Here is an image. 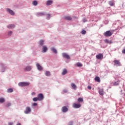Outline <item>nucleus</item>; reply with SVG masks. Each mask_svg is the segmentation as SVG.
I'll return each mask as SVG.
<instances>
[{"label": "nucleus", "mask_w": 125, "mask_h": 125, "mask_svg": "<svg viewBox=\"0 0 125 125\" xmlns=\"http://www.w3.org/2000/svg\"><path fill=\"white\" fill-rule=\"evenodd\" d=\"M32 4L36 6L38 5V2L36 0L33 1Z\"/></svg>", "instance_id": "25"}, {"label": "nucleus", "mask_w": 125, "mask_h": 125, "mask_svg": "<svg viewBox=\"0 0 125 125\" xmlns=\"http://www.w3.org/2000/svg\"><path fill=\"white\" fill-rule=\"evenodd\" d=\"M77 65L78 67H83V64H82L81 62H78Z\"/></svg>", "instance_id": "32"}, {"label": "nucleus", "mask_w": 125, "mask_h": 125, "mask_svg": "<svg viewBox=\"0 0 125 125\" xmlns=\"http://www.w3.org/2000/svg\"><path fill=\"white\" fill-rule=\"evenodd\" d=\"M31 111H32V110L31 109V107L27 106V107H26V109L24 111V113L25 114H29V113L31 112Z\"/></svg>", "instance_id": "4"}, {"label": "nucleus", "mask_w": 125, "mask_h": 125, "mask_svg": "<svg viewBox=\"0 0 125 125\" xmlns=\"http://www.w3.org/2000/svg\"><path fill=\"white\" fill-rule=\"evenodd\" d=\"M43 43H44V41L42 40H40L39 42V44H40L41 46H42V45H43Z\"/></svg>", "instance_id": "19"}, {"label": "nucleus", "mask_w": 125, "mask_h": 125, "mask_svg": "<svg viewBox=\"0 0 125 125\" xmlns=\"http://www.w3.org/2000/svg\"><path fill=\"white\" fill-rule=\"evenodd\" d=\"M33 106H37L38 105V104H37L36 103H34L32 104Z\"/></svg>", "instance_id": "35"}, {"label": "nucleus", "mask_w": 125, "mask_h": 125, "mask_svg": "<svg viewBox=\"0 0 125 125\" xmlns=\"http://www.w3.org/2000/svg\"><path fill=\"white\" fill-rule=\"evenodd\" d=\"M62 57H63V58H66V59H70V56L66 54V53H63L62 54Z\"/></svg>", "instance_id": "5"}, {"label": "nucleus", "mask_w": 125, "mask_h": 125, "mask_svg": "<svg viewBox=\"0 0 125 125\" xmlns=\"http://www.w3.org/2000/svg\"><path fill=\"white\" fill-rule=\"evenodd\" d=\"M44 15V14L43 13H39L37 14L38 16H42Z\"/></svg>", "instance_id": "31"}, {"label": "nucleus", "mask_w": 125, "mask_h": 125, "mask_svg": "<svg viewBox=\"0 0 125 125\" xmlns=\"http://www.w3.org/2000/svg\"><path fill=\"white\" fill-rule=\"evenodd\" d=\"M47 17H48V18H50V14H48Z\"/></svg>", "instance_id": "43"}, {"label": "nucleus", "mask_w": 125, "mask_h": 125, "mask_svg": "<svg viewBox=\"0 0 125 125\" xmlns=\"http://www.w3.org/2000/svg\"><path fill=\"white\" fill-rule=\"evenodd\" d=\"M63 92L66 93V92H68V90H67V89H65L63 90Z\"/></svg>", "instance_id": "40"}, {"label": "nucleus", "mask_w": 125, "mask_h": 125, "mask_svg": "<svg viewBox=\"0 0 125 125\" xmlns=\"http://www.w3.org/2000/svg\"><path fill=\"white\" fill-rule=\"evenodd\" d=\"M47 50V47L46 46H43L42 52H43V53H44V52H45Z\"/></svg>", "instance_id": "13"}, {"label": "nucleus", "mask_w": 125, "mask_h": 125, "mask_svg": "<svg viewBox=\"0 0 125 125\" xmlns=\"http://www.w3.org/2000/svg\"><path fill=\"white\" fill-rule=\"evenodd\" d=\"M87 88H88V89H91V86L90 85H88L87 86Z\"/></svg>", "instance_id": "39"}, {"label": "nucleus", "mask_w": 125, "mask_h": 125, "mask_svg": "<svg viewBox=\"0 0 125 125\" xmlns=\"http://www.w3.org/2000/svg\"><path fill=\"white\" fill-rule=\"evenodd\" d=\"M29 84L30 83L28 82H21L19 83V86H21L22 87H23V86H28Z\"/></svg>", "instance_id": "1"}, {"label": "nucleus", "mask_w": 125, "mask_h": 125, "mask_svg": "<svg viewBox=\"0 0 125 125\" xmlns=\"http://www.w3.org/2000/svg\"><path fill=\"white\" fill-rule=\"evenodd\" d=\"M8 35L9 36H10L11 35H12V31H10V32L8 33Z\"/></svg>", "instance_id": "37"}, {"label": "nucleus", "mask_w": 125, "mask_h": 125, "mask_svg": "<svg viewBox=\"0 0 125 125\" xmlns=\"http://www.w3.org/2000/svg\"><path fill=\"white\" fill-rule=\"evenodd\" d=\"M97 59H103V55L102 54H99L96 55Z\"/></svg>", "instance_id": "11"}, {"label": "nucleus", "mask_w": 125, "mask_h": 125, "mask_svg": "<svg viewBox=\"0 0 125 125\" xmlns=\"http://www.w3.org/2000/svg\"><path fill=\"white\" fill-rule=\"evenodd\" d=\"M7 92H8L9 93L13 92V89L12 88H9L7 89Z\"/></svg>", "instance_id": "26"}, {"label": "nucleus", "mask_w": 125, "mask_h": 125, "mask_svg": "<svg viewBox=\"0 0 125 125\" xmlns=\"http://www.w3.org/2000/svg\"><path fill=\"white\" fill-rule=\"evenodd\" d=\"M65 19H66V20H69V21H71V20H72V18H71V17L70 16H66L64 17Z\"/></svg>", "instance_id": "23"}, {"label": "nucleus", "mask_w": 125, "mask_h": 125, "mask_svg": "<svg viewBox=\"0 0 125 125\" xmlns=\"http://www.w3.org/2000/svg\"><path fill=\"white\" fill-rule=\"evenodd\" d=\"M4 101H5V100H4V99L3 98H1L0 99V103H3V102H4Z\"/></svg>", "instance_id": "28"}, {"label": "nucleus", "mask_w": 125, "mask_h": 125, "mask_svg": "<svg viewBox=\"0 0 125 125\" xmlns=\"http://www.w3.org/2000/svg\"><path fill=\"white\" fill-rule=\"evenodd\" d=\"M112 35H113V33H112L111 31H107L106 32H105L104 33V36H105V37H111V36H112Z\"/></svg>", "instance_id": "2"}, {"label": "nucleus", "mask_w": 125, "mask_h": 125, "mask_svg": "<svg viewBox=\"0 0 125 125\" xmlns=\"http://www.w3.org/2000/svg\"><path fill=\"white\" fill-rule=\"evenodd\" d=\"M67 73H68V71H67V69H64L63 70H62V76H64L65 75H66V74H67Z\"/></svg>", "instance_id": "17"}, {"label": "nucleus", "mask_w": 125, "mask_h": 125, "mask_svg": "<svg viewBox=\"0 0 125 125\" xmlns=\"http://www.w3.org/2000/svg\"><path fill=\"white\" fill-rule=\"evenodd\" d=\"M71 85L73 89H76L77 88H78V87H77V85H76V84L74 83H71Z\"/></svg>", "instance_id": "16"}, {"label": "nucleus", "mask_w": 125, "mask_h": 125, "mask_svg": "<svg viewBox=\"0 0 125 125\" xmlns=\"http://www.w3.org/2000/svg\"><path fill=\"white\" fill-rule=\"evenodd\" d=\"M95 81L97 82V83H100V82H101V80H100V78H99L98 76H96L95 78Z\"/></svg>", "instance_id": "18"}, {"label": "nucleus", "mask_w": 125, "mask_h": 125, "mask_svg": "<svg viewBox=\"0 0 125 125\" xmlns=\"http://www.w3.org/2000/svg\"><path fill=\"white\" fill-rule=\"evenodd\" d=\"M109 5H110V6H114V2L110 1L108 2Z\"/></svg>", "instance_id": "27"}, {"label": "nucleus", "mask_w": 125, "mask_h": 125, "mask_svg": "<svg viewBox=\"0 0 125 125\" xmlns=\"http://www.w3.org/2000/svg\"><path fill=\"white\" fill-rule=\"evenodd\" d=\"M62 111L63 113H66L68 112V107L66 106H63L62 108Z\"/></svg>", "instance_id": "8"}, {"label": "nucleus", "mask_w": 125, "mask_h": 125, "mask_svg": "<svg viewBox=\"0 0 125 125\" xmlns=\"http://www.w3.org/2000/svg\"><path fill=\"white\" fill-rule=\"evenodd\" d=\"M36 66L39 71H42V66L40 63H37Z\"/></svg>", "instance_id": "6"}, {"label": "nucleus", "mask_w": 125, "mask_h": 125, "mask_svg": "<svg viewBox=\"0 0 125 125\" xmlns=\"http://www.w3.org/2000/svg\"><path fill=\"white\" fill-rule=\"evenodd\" d=\"M52 3H53V1L52 0H48L47 1V5H51Z\"/></svg>", "instance_id": "20"}, {"label": "nucleus", "mask_w": 125, "mask_h": 125, "mask_svg": "<svg viewBox=\"0 0 125 125\" xmlns=\"http://www.w3.org/2000/svg\"><path fill=\"white\" fill-rule=\"evenodd\" d=\"M31 95H36V93H35V92H32V93H31Z\"/></svg>", "instance_id": "41"}, {"label": "nucleus", "mask_w": 125, "mask_h": 125, "mask_svg": "<svg viewBox=\"0 0 125 125\" xmlns=\"http://www.w3.org/2000/svg\"><path fill=\"white\" fill-rule=\"evenodd\" d=\"M51 50L53 53H55V54H56L57 53V50L55 48L53 47L51 48Z\"/></svg>", "instance_id": "21"}, {"label": "nucleus", "mask_w": 125, "mask_h": 125, "mask_svg": "<svg viewBox=\"0 0 125 125\" xmlns=\"http://www.w3.org/2000/svg\"><path fill=\"white\" fill-rule=\"evenodd\" d=\"M39 100V99L38 98V97H34L33 98V101L34 102H36V101H38Z\"/></svg>", "instance_id": "30"}, {"label": "nucleus", "mask_w": 125, "mask_h": 125, "mask_svg": "<svg viewBox=\"0 0 125 125\" xmlns=\"http://www.w3.org/2000/svg\"><path fill=\"white\" fill-rule=\"evenodd\" d=\"M81 105L80 104H73V108H75L76 109L78 108H80Z\"/></svg>", "instance_id": "7"}, {"label": "nucleus", "mask_w": 125, "mask_h": 125, "mask_svg": "<svg viewBox=\"0 0 125 125\" xmlns=\"http://www.w3.org/2000/svg\"><path fill=\"white\" fill-rule=\"evenodd\" d=\"M7 28L8 29H13L14 28H15V25L14 24H9L7 25Z\"/></svg>", "instance_id": "15"}, {"label": "nucleus", "mask_w": 125, "mask_h": 125, "mask_svg": "<svg viewBox=\"0 0 125 125\" xmlns=\"http://www.w3.org/2000/svg\"><path fill=\"white\" fill-rule=\"evenodd\" d=\"M50 75H51V74H50V72H49L48 71V72H47V76H48V77H50Z\"/></svg>", "instance_id": "38"}, {"label": "nucleus", "mask_w": 125, "mask_h": 125, "mask_svg": "<svg viewBox=\"0 0 125 125\" xmlns=\"http://www.w3.org/2000/svg\"><path fill=\"white\" fill-rule=\"evenodd\" d=\"M114 63L115 65H116L117 66H121V62H120L119 60H114Z\"/></svg>", "instance_id": "9"}, {"label": "nucleus", "mask_w": 125, "mask_h": 125, "mask_svg": "<svg viewBox=\"0 0 125 125\" xmlns=\"http://www.w3.org/2000/svg\"><path fill=\"white\" fill-rule=\"evenodd\" d=\"M81 34H82V35H85V34H86V31L84 30H83L81 32Z\"/></svg>", "instance_id": "33"}, {"label": "nucleus", "mask_w": 125, "mask_h": 125, "mask_svg": "<svg viewBox=\"0 0 125 125\" xmlns=\"http://www.w3.org/2000/svg\"><path fill=\"white\" fill-rule=\"evenodd\" d=\"M7 10L9 12V13L11 14V15H14V14H15V13L13 12V11L12 10H11L9 8L7 9Z\"/></svg>", "instance_id": "12"}, {"label": "nucleus", "mask_w": 125, "mask_h": 125, "mask_svg": "<svg viewBox=\"0 0 125 125\" xmlns=\"http://www.w3.org/2000/svg\"><path fill=\"white\" fill-rule=\"evenodd\" d=\"M13 125V123L11 122V123H10L9 124V125Z\"/></svg>", "instance_id": "42"}, {"label": "nucleus", "mask_w": 125, "mask_h": 125, "mask_svg": "<svg viewBox=\"0 0 125 125\" xmlns=\"http://www.w3.org/2000/svg\"><path fill=\"white\" fill-rule=\"evenodd\" d=\"M31 70H32V68L30 66H27L24 69L25 72H29Z\"/></svg>", "instance_id": "10"}, {"label": "nucleus", "mask_w": 125, "mask_h": 125, "mask_svg": "<svg viewBox=\"0 0 125 125\" xmlns=\"http://www.w3.org/2000/svg\"><path fill=\"white\" fill-rule=\"evenodd\" d=\"M45 75H46V76H47V71H46V72H45Z\"/></svg>", "instance_id": "44"}, {"label": "nucleus", "mask_w": 125, "mask_h": 125, "mask_svg": "<svg viewBox=\"0 0 125 125\" xmlns=\"http://www.w3.org/2000/svg\"><path fill=\"white\" fill-rule=\"evenodd\" d=\"M78 101L79 102H83V98H79L78 99Z\"/></svg>", "instance_id": "29"}, {"label": "nucleus", "mask_w": 125, "mask_h": 125, "mask_svg": "<svg viewBox=\"0 0 125 125\" xmlns=\"http://www.w3.org/2000/svg\"><path fill=\"white\" fill-rule=\"evenodd\" d=\"M37 98H38L39 101H42V100H43V94L40 93L39 94Z\"/></svg>", "instance_id": "3"}, {"label": "nucleus", "mask_w": 125, "mask_h": 125, "mask_svg": "<svg viewBox=\"0 0 125 125\" xmlns=\"http://www.w3.org/2000/svg\"><path fill=\"white\" fill-rule=\"evenodd\" d=\"M119 84H120V80H118L113 83V85H119Z\"/></svg>", "instance_id": "22"}, {"label": "nucleus", "mask_w": 125, "mask_h": 125, "mask_svg": "<svg viewBox=\"0 0 125 125\" xmlns=\"http://www.w3.org/2000/svg\"><path fill=\"white\" fill-rule=\"evenodd\" d=\"M11 105V104L10 103H8L7 104H6V107H9V106H10Z\"/></svg>", "instance_id": "36"}, {"label": "nucleus", "mask_w": 125, "mask_h": 125, "mask_svg": "<svg viewBox=\"0 0 125 125\" xmlns=\"http://www.w3.org/2000/svg\"><path fill=\"white\" fill-rule=\"evenodd\" d=\"M17 125H21V124H18Z\"/></svg>", "instance_id": "45"}, {"label": "nucleus", "mask_w": 125, "mask_h": 125, "mask_svg": "<svg viewBox=\"0 0 125 125\" xmlns=\"http://www.w3.org/2000/svg\"><path fill=\"white\" fill-rule=\"evenodd\" d=\"M99 92L100 95H103L104 94L103 89L99 90Z\"/></svg>", "instance_id": "24"}, {"label": "nucleus", "mask_w": 125, "mask_h": 125, "mask_svg": "<svg viewBox=\"0 0 125 125\" xmlns=\"http://www.w3.org/2000/svg\"><path fill=\"white\" fill-rule=\"evenodd\" d=\"M104 42H105V43H109V44H111V43H113V42H112V41L111 40L109 41L108 39L104 40Z\"/></svg>", "instance_id": "14"}, {"label": "nucleus", "mask_w": 125, "mask_h": 125, "mask_svg": "<svg viewBox=\"0 0 125 125\" xmlns=\"http://www.w3.org/2000/svg\"><path fill=\"white\" fill-rule=\"evenodd\" d=\"M83 23H85V22L87 21L86 20V19H83Z\"/></svg>", "instance_id": "34"}]
</instances>
